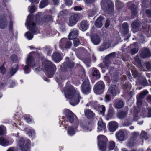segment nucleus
<instances>
[{
  "mask_svg": "<svg viewBox=\"0 0 151 151\" xmlns=\"http://www.w3.org/2000/svg\"><path fill=\"white\" fill-rule=\"evenodd\" d=\"M64 91L65 97L70 100L71 105L75 106L79 103L80 99L79 93L76 91L72 86H67Z\"/></svg>",
  "mask_w": 151,
  "mask_h": 151,
  "instance_id": "obj_1",
  "label": "nucleus"
},
{
  "mask_svg": "<svg viewBox=\"0 0 151 151\" xmlns=\"http://www.w3.org/2000/svg\"><path fill=\"white\" fill-rule=\"evenodd\" d=\"M101 5L102 9L106 13L113 14L114 13V4L110 0H101Z\"/></svg>",
  "mask_w": 151,
  "mask_h": 151,
  "instance_id": "obj_2",
  "label": "nucleus"
},
{
  "mask_svg": "<svg viewBox=\"0 0 151 151\" xmlns=\"http://www.w3.org/2000/svg\"><path fill=\"white\" fill-rule=\"evenodd\" d=\"M43 65L46 72L47 77L48 78L53 77L56 69L55 65L52 63L48 61L44 62Z\"/></svg>",
  "mask_w": 151,
  "mask_h": 151,
  "instance_id": "obj_3",
  "label": "nucleus"
},
{
  "mask_svg": "<svg viewBox=\"0 0 151 151\" xmlns=\"http://www.w3.org/2000/svg\"><path fill=\"white\" fill-rule=\"evenodd\" d=\"M17 147L20 150L22 151H29L30 144L27 142L25 144V140L22 138H19L17 142Z\"/></svg>",
  "mask_w": 151,
  "mask_h": 151,
  "instance_id": "obj_4",
  "label": "nucleus"
},
{
  "mask_svg": "<svg viewBox=\"0 0 151 151\" xmlns=\"http://www.w3.org/2000/svg\"><path fill=\"white\" fill-rule=\"evenodd\" d=\"M98 145L99 149L102 151H105L108 141L107 138L103 135L98 136Z\"/></svg>",
  "mask_w": 151,
  "mask_h": 151,
  "instance_id": "obj_5",
  "label": "nucleus"
},
{
  "mask_svg": "<svg viewBox=\"0 0 151 151\" xmlns=\"http://www.w3.org/2000/svg\"><path fill=\"white\" fill-rule=\"evenodd\" d=\"M26 24L27 25V28L33 33H35L37 31L36 24L32 15H29L27 19Z\"/></svg>",
  "mask_w": 151,
  "mask_h": 151,
  "instance_id": "obj_6",
  "label": "nucleus"
},
{
  "mask_svg": "<svg viewBox=\"0 0 151 151\" xmlns=\"http://www.w3.org/2000/svg\"><path fill=\"white\" fill-rule=\"evenodd\" d=\"M27 65L23 68L25 73H28L30 72L29 66L34 67L35 65V62L33 57L29 55L26 60Z\"/></svg>",
  "mask_w": 151,
  "mask_h": 151,
  "instance_id": "obj_7",
  "label": "nucleus"
},
{
  "mask_svg": "<svg viewBox=\"0 0 151 151\" xmlns=\"http://www.w3.org/2000/svg\"><path fill=\"white\" fill-rule=\"evenodd\" d=\"M105 85L103 81H100L97 82L94 85V91L97 94H101L104 91Z\"/></svg>",
  "mask_w": 151,
  "mask_h": 151,
  "instance_id": "obj_8",
  "label": "nucleus"
},
{
  "mask_svg": "<svg viewBox=\"0 0 151 151\" xmlns=\"http://www.w3.org/2000/svg\"><path fill=\"white\" fill-rule=\"evenodd\" d=\"M81 87L82 91L84 93L87 94L90 92L91 87L88 79H86L84 80Z\"/></svg>",
  "mask_w": 151,
  "mask_h": 151,
  "instance_id": "obj_9",
  "label": "nucleus"
},
{
  "mask_svg": "<svg viewBox=\"0 0 151 151\" xmlns=\"http://www.w3.org/2000/svg\"><path fill=\"white\" fill-rule=\"evenodd\" d=\"M141 23V22L140 19H137L132 22L131 27L133 32L135 33L140 30Z\"/></svg>",
  "mask_w": 151,
  "mask_h": 151,
  "instance_id": "obj_10",
  "label": "nucleus"
},
{
  "mask_svg": "<svg viewBox=\"0 0 151 151\" xmlns=\"http://www.w3.org/2000/svg\"><path fill=\"white\" fill-rule=\"evenodd\" d=\"M116 57V53L113 52L107 55L104 59L103 62L106 66H108V64L110 63L113 59Z\"/></svg>",
  "mask_w": 151,
  "mask_h": 151,
  "instance_id": "obj_11",
  "label": "nucleus"
},
{
  "mask_svg": "<svg viewBox=\"0 0 151 151\" xmlns=\"http://www.w3.org/2000/svg\"><path fill=\"white\" fill-rule=\"evenodd\" d=\"M124 109L120 110L117 114V117L120 119H124L127 117L128 112V106H125Z\"/></svg>",
  "mask_w": 151,
  "mask_h": 151,
  "instance_id": "obj_12",
  "label": "nucleus"
},
{
  "mask_svg": "<svg viewBox=\"0 0 151 151\" xmlns=\"http://www.w3.org/2000/svg\"><path fill=\"white\" fill-rule=\"evenodd\" d=\"M8 22L5 14L0 15V28L4 29L7 26Z\"/></svg>",
  "mask_w": 151,
  "mask_h": 151,
  "instance_id": "obj_13",
  "label": "nucleus"
},
{
  "mask_svg": "<svg viewBox=\"0 0 151 151\" xmlns=\"http://www.w3.org/2000/svg\"><path fill=\"white\" fill-rule=\"evenodd\" d=\"M140 56L143 59L149 58L151 56V52L147 48H143L140 53Z\"/></svg>",
  "mask_w": 151,
  "mask_h": 151,
  "instance_id": "obj_14",
  "label": "nucleus"
},
{
  "mask_svg": "<svg viewBox=\"0 0 151 151\" xmlns=\"http://www.w3.org/2000/svg\"><path fill=\"white\" fill-rule=\"evenodd\" d=\"M79 18V16L77 14H75L69 17V25L70 26H73L76 24Z\"/></svg>",
  "mask_w": 151,
  "mask_h": 151,
  "instance_id": "obj_15",
  "label": "nucleus"
},
{
  "mask_svg": "<svg viewBox=\"0 0 151 151\" xmlns=\"http://www.w3.org/2000/svg\"><path fill=\"white\" fill-rule=\"evenodd\" d=\"M66 117L70 122L72 123L74 119V117H76L75 114L69 109L66 110L65 111Z\"/></svg>",
  "mask_w": 151,
  "mask_h": 151,
  "instance_id": "obj_16",
  "label": "nucleus"
},
{
  "mask_svg": "<svg viewBox=\"0 0 151 151\" xmlns=\"http://www.w3.org/2000/svg\"><path fill=\"white\" fill-rule=\"evenodd\" d=\"M91 41L95 45H98L101 42L100 37L96 33L92 34L90 36Z\"/></svg>",
  "mask_w": 151,
  "mask_h": 151,
  "instance_id": "obj_17",
  "label": "nucleus"
},
{
  "mask_svg": "<svg viewBox=\"0 0 151 151\" xmlns=\"http://www.w3.org/2000/svg\"><path fill=\"white\" fill-rule=\"evenodd\" d=\"M129 7L130 8L131 11V18L133 19L136 17L138 14L137 7L135 4H131L129 6Z\"/></svg>",
  "mask_w": 151,
  "mask_h": 151,
  "instance_id": "obj_18",
  "label": "nucleus"
},
{
  "mask_svg": "<svg viewBox=\"0 0 151 151\" xmlns=\"http://www.w3.org/2000/svg\"><path fill=\"white\" fill-rule=\"evenodd\" d=\"M117 87L116 85L112 84L109 87L107 93L110 94L112 96H115L116 95Z\"/></svg>",
  "mask_w": 151,
  "mask_h": 151,
  "instance_id": "obj_19",
  "label": "nucleus"
},
{
  "mask_svg": "<svg viewBox=\"0 0 151 151\" xmlns=\"http://www.w3.org/2000/svg\"><path fill=\"white\" fill-rule=\"evenodd\" d=\"M80 29L83 31L87 30L89 27L88 22L86 20H83L80 23Z\"/></svg>",
  "mask_w": 151,
  "mask_h": 151,
  "instance_id": "obj_20",
  "label": "nucleus"
},
{
  "mask_svg": "<svg viewBox=\"0 0 151 151\" xmlns=\"http://www.w3.org/2000/svg\"><path fill=\"white\" fill-rule=\"evenodd\" d=\"M109 129L111 132L114 131L118 127V124L115 121H112L108 124Z\"/></svg>",
  "mask_w": 151,
  "mask_h": 151,
  "instance_id": "obj_21",
  "label": "nucleus"
},
{
  "mask_svg": "<svg viewBox=\"0 0 151 151\" xmlns=\"http://www.w3.org/2000/svg\"><path fill=\"white\" fill-rule=\"evenodd\" d=\"M129 26L127 22H124L122 24V28L123 29V34L124 35H127V39H128L130 36V35L128 34L129 30Z\"/></svg>",
  "mask_w": 151,
  "mask_h": 151,
  "instance_id": "obj_22",
  "label": "nucleus"
},
{
  "mask_svg": "<svg viewBox=\"0 0 151 151\" xmlns=\"http://www.w3.org/2000/svg\"><path fill=\"white\" fill-rule=\"evenodd\" d=\"M52 57V60L56 63L60 62L62 58L60 54L57 52L54 53Z\"/></svg>",
  "mask_w": 151,
  "mask_h": 151,
  "instance_id": "obj_23",
  "label": "nucleus"
},
{
  "mask_svg": "<svg viewBox=\"0 0 151 151\" xmlns=\"http://www.w3.org/2000/svg\"><path fill=\"white\" fill-rule=\"evenodd\" d=\"M116 139L119 141H123L125 139V134L122 130H120L116 134Z\"/></svg>",
  "mask_w": 151,
  "mask_h": 151,
  "instance_id": "obj_24",
  "label": "nucleus"
},
{
  "mask_svg": "<svg viewBox=\"0 0 151 151\" xmlns=\"http://www.w3.org/2000/svg\"><path fill=\"white\" fill-rule=\"evenodd\" d=\"M78 31L76 29H74L70 33L68 37L69 39H73L78 36Z\"/></svg>",
  "mask_w": 151,
  "mask_h": 151,
  "instance_id": "obj_25",
  "label": "nucleus"
},
{
  "mask_svg": "<svg viewBox=\"0 0 151 151\" xmlns=\"http://www.w3.org/2000/svg\"><path fill=\"white\" fill-rule=\"evenodd\" d=\"M135 61V65L139 68L142 69L144 68V65L142 64V60L139 58L138 56H136L134 57Z\"/></svg>",
  "mask_w": 151,
  "mask_h": 151,
  "instance_id": "obj_26",
  "label": "nucleus"
},
{
  "mask_svg": "<svg viewBox=\"0 0 151 151\" xmlns=\"http://www.w3.org/2000/svg\"><path fill=\"white\" fill-rule=\"evenodd\" d=\"M114 114V110L111 107H109L107 115L106 116V118L107 120L111 119Z\"/></svg>",
  "mask_w": 151,
  "mask_h": 151,
  "instance_id": "obj_27",
  "label": "nucleus"
},
{
  "mask_svg": "<svg viewBox=\"0 0 151 151\" xmlns=\"http://www.w3.org/2000/svg\"><path fill=\"white\" fill-rule=\"evenodd\" d=\"M104 19V18L103 16H100L95 22V26L98 28H101L102 26V21Z\"/></svg>",
  "mask_w": 151,
  "mask_h": 151,
  "instance_id": "obj_28",
  "label": "nucleus"
},
{
  "mask_svg": "<svg viewBox=\"0 0 151 151\" xmlns=\"http://www.w3.org/2000/svg\"><path fill=\"white\" fill-rule=\"evenodd\" d=\"M85 115L88 119H92L93 118L95 114L90 109H87L85 111Z\"/></svg>",
  "mask_w": 151,
  "mask_h": 151,
  "instance_id": "obj_29",
  "label": "nucleus"
},
{
  "mask_svg": "<svg viewBox=\"0 0 151 151\" xmlns=\"http://www.w3.org/2000/svg\"><path fill=\"white\" fill-rule=\"evenodd\" d=\"M139 107V106H138L137 107L134 108V119L135 121L137 120L138 119V114L140 112V108Z\"/></svg>",
  "mask_w": 151,
  "mask_h": 151,
  "instance_id": "obj_30",
  "label": "nucleus"
},
{
  "mask_svg": "<svg viewBox=\"0 0 151 151\" xmlns=\"http://www.w3.org/2000/svg\"><path fill=\"white\" fill-rule=\"evenodd\" d=\"M66 62L68 67L70 68H73L74 65V63L72 61L69 57H67L65 58Z\"/></svg>",
  "mask_w": 151,
  "mask_h": 151,
  "instance_id": "obj_31",
  "label": "nucleus"
},
{
  "mask_svg": "<svg viewBox=\"0 0 151 151\" xmlns=\"http://www.w3.org/2000/svg\"><path fill=\"white\" fill-rule=\"evenodd\" d=\"M115 107L117 109H119L122 108L124 105V103L122 100L116 101L114 104Z\"/></svg>",
  "mask_w": 151,
  "mask_h": 151,
  "instance_id": "obj_32",
  "label": "nucleus"
},
{
  "mask_svg": "<svg viewBox=\"0 0 151 151\" xmlns=\"http://www.w3.org/2000/svg\"><path fill=\"white\" fill-rule=\"evenodd\" d=\"M19 69V66L17 64H16L12 67L10 70V73L11 76H12Z\"/></svg>",
  "mask_w": 151,
  "mask_h": 151,
  "instance_id": "obj_33",
  "label": "nucleus"
},
{
  "mask_svg": "<svg viewBox=\"0 0 151 151\" xmlns=\"http://www.w3.org/2000/svg\"><path fill=\"white\" fill-rule=\"evenodd\" d=\"M131 84L129 82H126L122 85V88L124 90L127 92H128L131 88Z\"/></svg>",
  "mask_w": 151,
  "mask_h": 151,
  "instance_id": "obj_34",
  "label": "nucleus"
},
{
  "mask_svg": "<svg viewBox=\"0 0 151 151\" xmlns=\"http://www.w3.org/2000/svg\"><path fill=\"white\" fill-rule=\"evenodd\" d=\"M9 142L7 139L1 137L0 138V144L3 146H6L9 145Z\"/></svg>",
  "mask_w": 151,
  "mask_h": 151,
  "instance_id": "obj_35",
  "label": "nucleus"
},
{
  "mask_svg": "<svg viewBox=\"0 0 151 151\" xmlns=\"http://www.w3.org/2000/svg\"><path fill=\"white\" fill-rule=\"evenodd\" d=\"M97 11L96 8L94 7L92 9H90L88 11V16L91 17L94 15L96 13Z\"/></svg>",
  "mask_w": 151,
  "mask_h": 151,
  "instance_id": "obj_36",
  "label": "nucleus"
},
{
  "mask_svg": "<svg viewBox=\"0 0 151 151\" xmlns=\"http://www.w3.org/2000/svg\"><path fill=\"white\" fill-rule=\"evenodd\" d=\"M115 5L119 10H120L123 7L124 4L119 0L116 1Z\"/></svg>",
  "mask_w": 151,
  "mask_h": 151,
  "instance_id": "obj_37",
  "label": "nucleus"
},
{
  "mask_svg": "<svg viewBox=\"0 0 151 151\" xmlns=\"http://www.w3.org/2000/svg\"><path fill=\"white\" fill-rule=\"evenodd\" d=\"M93 76L97 78H99L100 77V75L98 70L95 68L93 69Z\"/></svg>",
  "mask_w": 151,
  "mask_h": 151,
  "instance_id": "obj_38",
  "label": "nucleus"
},
{
  "mask_svg": "<svg viewBox=\"0 0 151 151\" xmlns=\"http://www.w3.org/2000/svg\"><path fill=\"white\" fill-rule=\"evenodd\" d=\"M52 17L51 16L47 15L43 17L42 19V21L45 22H48L52 20Z\"/></svg>",
  "mask_w": 151,
  "mask_h": 151,
  "instance_id": "obj_39",
  "label": "nucleus"
},
{
  "mask_svg": "<svg viewBox=\"0 0 151 151\" xmlns=\"http://www.w3.org/2000/svg\"><path fill=\"white\" fill-rule=\"evenodd\" d=\"M119 77V76L117 72H115L111 77V79L113 82H115L117 81Z\"/></svg>",
  "mask_w": 151,
  "mask_h": 151,
  "instance_id": "obj_40",
  "label": "nucleus"
},
{
  "mask_svg": "<svg viewBox=\"0 0 151 151\" xmlns=\"http://www.w3.org/2000/svg\"><path fill=\"white\" fill-rule=\"evenodd\" d=\"M48 4V0H43L42 1L40 4V8H43L47 6Z\"/></svg>",
  "mask_w": 151,
  "mask_h": 151,
  "instance_id": "obj_41",
  "label": "nucleus"
},
{
  "mask_svg": "<svg viewBox=\"0 0 151 151\" xmlns=\"http://www.w3.org/2000/svg\"><path fill=\"white\" fill-rule=\"evenodd\" d=\"M90 124L89 122H86V121H83L81 124V127L83 129H87L88 130V125Z\"/></svg>",
  "mask_w": 151,
  "mask_h": 151,
  "instance_id": "obj_42",
  "label": "nucleus"
},
{
  "mask_svg": "<svg viewBox=\"0 0 151 151\" xmlns=\"http://www.w3.org/2000/svg\"><path fill=\"white\" fill-rule=\"evenodd\" d=\"M68 133L70 136H72L75 134V131L72 127L69 126L68 129Z\"/></svg>",
  "mask_w": 151,
  "mask_h": 151,
  "instance_id": "obj_43",
  "label": "nucleus"
},
{
  "mask_svg": "<svg viewBox=\"0 0 151 151\" xmlns=\"http://www.w3.org/2000/svg\"><path fill=\"white\" fill-rule=\"evenodd\" d=\"M140 138L142 139H147L148 138V136L147 133L145 131H142L140 134Z\"/></svg>",
  "mask_w": 151,
  "mask_h": 151,
  "instance_id": "obj_44",
  "label": "nucleus"
},
{
  "mask_svg": "<svg viewBox=\"0 0 151 151\" xmlns=\"http://www.w3.org/2000/svg\"><path fill=\"white\" fill-rule=\"evenodd\" d=\"M98 124L99 126L98 128V129H100L99 128H101V130H102V129H104L105 128V124L104 123H103L101 121H99L98 122Z\"/></svg>",
  "mask_w": 151,
  "mask_h": 151,
  "instance_id": "obj_45",
  "label": "nucleus"
},
{
  "mask_svg": "<svg viewBox=\"0 0 151 151\" xmlns=\"http://www.w3.org/2000/svg\"><path fill=\"white\" fill-rule=\"evenodd\" d=\"M83 61L87 66H90L91 61L90 58H85L83 59Z\"/></svg>",
  "mask_w": 151,
  "mask_h": 151,
  "instance_id": "obj_46",
  "label": "nucleus"
},
{
  "mask_svg": "<svg viewBox=\"0 0 151 151\" xmlns=\"http://www.w3.org/2000/svg\"><path fill=\"white\" fill-rule=\"evenodd\" d=\"M140 83L141 85L144 86H146L148 85V83L145 78H143L141 79L140 81Z\"/></svg>",
  "mask_w": 151,
  "mask_h": 151,
  "instance_id": "obj_47",
  "label": "nucleus"
},
{
  "mask_svg": "<svg viewBox=\"0 0 151 151\" xmlns=\"http://www.w3.org/2000/svg\"><path fill=\"white\" fill-rule=\"evenodd\" d=\"M69 14V12L67 10H64L60 11L59 15L62 17L65 16Z\"/></svg>",
  "mask_w": 151,
  "mask_h": 151,
  "instance_id": "obj_48",
  "label": "nucleus"
},
{
  "mask_svg": "<svg viewBox=\"0 0 151 151\" xmlns=\"http://www.w3.org/2000/svg\"><path fill=\"white\" fill-rule=\"evenodd\" d=\"M148 93V92L147 90H145L140 93L138 97L143 99L145 96Z\"/></svg>",
  "mask_w": 151,
  "mask_h": 151,
  "instance_id": "obj_49",
  "label": "nucleus"
},
{
  "mask_svg": "<svg viewBox=\"0 0 151 151\" xmlns=\"http://www.w3.org/2000/svg\"><path fill=\"white\" fill-rule=\"evenodd\" d=\"M132 123L131 120L129 119H126L123 123V125L124 126H128Z\"/></svg>",
  "mask_w": 151,
  "mask_h": 151,
  "instance_id": "obj_50",
  "label": "nucleus"
},
{
  "mask_svg": "<svg viewBox=\"0 0 151 151\" xmlns=\"http://www.w3.org/2000/svg\"><path fill=\"white\" fill-rule=\"evenodd\" d=\"M139 133L137 132H135L132 133V137L131 138L133 140H135L139 136Z\"/></svg>",
  "mask_w": 151,
  "mask_h": 151,
  "instance_id": "obj_51",
  "label": "nucleus"
},
{
  "mask_svg": "<svg viewBox=\"0 0 151 151\" xmlns=\"http://www.w3.org/2000/svg\"><path fill=\"white\" fill-rule=\"evenodd\" d=\"M6 128L3 125L0 126V135H4L5 134Z\"/></svg>",
  "mask_w": 151,
  "mask_h": 151,
  "instance_id": "obj_52",
  "label": "nucleus"
},
{
  "mask_svg": "<svg viewBox=\"0 0 151 151\" xmlns=\"http://www.w3.org/2000/svg\"><path fill=\"white\" fill-rule=\"evenodd\" d=\"M132 73L133 76L134 78H136L140 76V74L137 70H133L132 71Z\"/></svg>",
  "mask_w": 151,
  "mask_h": 151,
  "instance_id": "obj_53",
  "label": "nucleus"
},
{
  "mask_svg": "<svg viewBox=\"0 0 151 151\" xmlns=\"http://www.w3.org/2000/svg\"><path fill=\"white\" fill-rule=\"evenodd\" d=\"M61 70L62 71H65L67 69L68 67V66L67 65V63L65 62H64L63 64L61 65Z\"/></svg>",
  "mask_w": 151,
  "mask_h": 151,
  "instance_id": "obj_54",
  "label": "nucleus"
},
{
  "mask_svg": "<svg viewBox=\"0 0 151 151\" xmlns=\"http://www.w3.org/2000/svg\"><path fill=\"white\" fill-rule=\"evenodd\" d=\"M43 50L47 55H49L50 54L51 52V50L49 47H46L43 48Z\"/></svg>",
  "mask_w": 151,
  "mask_h": 151,
  "instance_id": "obj_55",
  "label": "nucleus"
},
{
  "mask_svg": "<svg viewBox=\"0 0 151 151\" xmlns=\"http://www.w3.org/2000/svg\"><path fill=\"white\" fill-rule=\"evenodd\" d=\"M146 67V68L148 70H151V64L150 62H147L144 63L143 65Z\"/></svg>",
  "mask_w": 151,
  "mask_h": 151,
  "instance_id": "obj_56",
  "label": "nucleus"
},
{
  "mask_svg": "<svg viewBox=\"0 0 151 151\" xmlns=\"http://www.w3.org/2000/svg\"><path fill=\"white\" fill-rule=\"evenodd\" d=\"M25 35L29 40L32 39L33 37V35L29 32H27L25 34Z\"/></svg>",
  "mask_w": 151,
  "mask_h": 151,
  "instance_id": "obj_57",
  "label": "nucleus"
},
{
  "mask_svg": "<svg viewBox=\"0 0 151 151\" xmlns=\"http://www.w3.org/2000/svg\"><path fill=\"white\" fill-rule=\"evenodd\" d=\"M10 59L12 62L13 63L17 60V56L16 55L13 54L11 56Z\"/></svg>",
  "mask_w": 151,
  "mask_h": 151,
  "instance_id": "obj_58",
  "label": "nucleus"
},
{
  "mask_svg": "<svg viewBox=\"0 0 151 151\" xmlns=\"http://www.w3.org/2000/svg\"><path fill=\"white\" fill-rule=\"evenodd\" d=\"M72 44V43L70 41H66L65 47L66 49H69L71 47Z\"/></svg>",
  "mask_w": 151,
  "mask_h": 151,
  "instance_id": "obj_59",
  "label": "nucleus"
},
{
  "mask_svg": "<svg viewBox=\"0 0 151 151\" xmlns=\"http://www.w3.org/2000/svg\"><path fill=\"white\" fill-rule=\"evenodd\" d=\"M138 48L137 47H135L132 49L130 50V53L132 55H134L138 52Z\"/></svg>",
  "mask_w": 151,
  "mask_h": 151,
  "instance_id": "obj_60",
  "label": "nucleus"
},
{
  "mask_svg": "<svg viewBox=\"0 0 151 151\" xmlns=\"http://www.w3.org/2000/svg\"><path fill=\"white\" fill-rule=\"evenodd\" d=\"M134 140L131 139L130 138V139H129L128 142L127 143V145L130 147H132L134 145Z\"/></svg>",
  "mask_w": 151,
  "mask_h": 151,
  "instance_id": "obj_61",
  "label": "nucleus"
},
{
  "mask_svg": "<svg viewBox=\"0 0 151 151\" xmlns=\"http://www.w3.org/2000/svg\"><path fill=\"white\" fill-rule=\"evenodd\" d=\"M115 146V143L113 142L112 141L110 142L109 143V149L111 150H113Z\"/></svg>",
  "mask_w": 151,
  "mask_h": 151,
  "instance_id": "obj_62",
  "label": "nucleus"
},
{
  "mask_svg": "<svg viewBox=\"0 0 151 151\" xmlns=\"http://www.w3.org/2000/svg\"><path fill=\"white\" fill-rule=\"evenodd\" d=\"M35 21L36 22L39 24L41 22V19L40 17L39 14H37L35 16Z\"/></svg>",
  "mask_w": 151,
  "mask_h": 151,
  "instance_id": "obj_63",
  "label": "nucleus"
},
{
  "mask_svg": "<svg viewBox=\"0 0 151 151\" xmlns=\"http://www.w3.org/2000/svg\"><path fill=\"white\" fill-rule=\"evenodd\" d=\"M100 112L103 116L104 115V112L105 111V108L103 105H102L99 108Z\"/></svg>",
  "mask_w": 151,
  "mask_h": 151,
  "instance_id": "obj_64",
  "label": "nucleus"
}]
</instances>
